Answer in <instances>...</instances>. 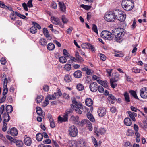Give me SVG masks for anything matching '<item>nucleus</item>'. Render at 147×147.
<instances>
[{
	"label": "nucleus",
	"instance_id": "1",
	"mask_svg": "<svg viewBox=\"0 0 147 147\" xmlns=\"http://www.w3.org/2000/svg\"><path fill=\"white\" fill-rule=\"evenodd\" d=\"M124 30L122 28H115L112 30V32L115 37V40L118 42H121L122 40V36L124 35Z\"/></svg>",
	"mask_w": 147,
	"mask_h": 147
},
{
	"label": "nucleus",
	"instance_id": "2",
	"mask_svg": "<svg viewBox=\"0 0 147 147\" xmlns=\"http://www.w3.org/2000/svg\"><path fill=\"white\" fill-rule=\"evenodd\" d=\"M122 7L125 10L130 11L134 7V3L130 0H123L121 3Z\"/></svg>",
	"mask_w": 147,
	"mask_h": 147
},
{
	"label": "nucleus",
	"instance_id": "3",
	"mask_svg": "<svg viewBox=\"0 0 147 147\" xmlns=\"http://www.w3.org/2000/svg\"><path fill=\"white\" fill-rule=\"evenodd\" d=\"M115 11L113 12L109 11L107 12L105 16V19L107 21L113 22L116 20Z\"/></svg>",
	"mask_w": 147,
	"mask_h": 147
},
{
	"label": "nucleus",
	"instance_id": "4",
	"mask_svg": "<svg viewBox=\"0 0 147 147\" xmlns=\"http://www.w3.org/2000/svg\"><path fill=\"white\" fill-rule=\"evenodd\" d=\"M101 36L105 39L109 40H112L113 38V36L112 33L107 30L102 31L101 33Z\"/></svg>",
	"mask_w": 147,
	"mask_h": 147
},
{
	"label": "nucleus",
	"instance_id": "5",
	"mask_svg": "<svg viewBox=\"0 0 147 147\" xmlns=\"http://www.w3.org/2000/svg\"><path fill=\"white\" fill-rule=\"evenodd\" d=\"M116 19H117L120 21H124L126 18V15L125 13L119 10H115Z\"/></svg>",
	"mask_w": 147,
	"mask_h": 147
},
{
	"label": "nucleus",
	"instance_id": "6",
	"mask_svg": "<svg viewBox=\"0 0 147 147\" xmlns=\"http://www.w3.org/2000/svg\"><path fill=\"white\" fill-rule=\"evenodd\" d=\"M68 132L70 136L75 137L78 135V131L77 127L73 125L71 126L69 128Z\"/></svg>",
	"mask_w": 147,
	"mask_h": 147
},
{
	"label": "nucleus",
	"instance_id": "7",
	"mask_svg": "<svg viewBox=\"0 0 147 147\" xmlns=\"http://www.w3.org/2000/svg\"><path fill=\"white\" fill-rule=\"evenodd\" d=\"M71 106L72 108L73 107L76 112L80 114H81L82 113V112L81 110H83L84 109L83 106L82 104L77 106V107H76L73 104H71Z\"/></svg>",
	"mask_w": 147,
	"mask_h": 147
},
{
	"label": "nucleus",
	"instance_id": "8",
	"mask_svg": "<svg viewBox=\"0 0 147 147\" xmlns=\"http://www.w3.org/2000/svg\"><path fill=\"white\" fill-rule=\"evenodd\" d=\"M140 93L141 97L143 99L147 98V88L144 87L140 91Z\"/></svg>",
	"mask_w": 147,
	"mask_h": 147
},
{
	"label": "nucleus",
	"instance_id": "9",
	"mask_svg": "<svg viewBox=\"0 0 147 147\" xmlns=\"http://www.w3.org/2000/svg\"><path fill=\"white\" fill-rule=\"evenodd\" d=\"M98 87L97 84L96 82H92L90 84L89 88L90 90L93 92L96 91Z\"/></svg>",
	"mask_w": 147,
	"mask_h": 147
},
{
	"label": "nucleus",
	"instance_id": "10",
	"mask_svg": "<svg viewBox=\"0 0 147 147\" xmlns=\"http://www.w3.org/2000/svg\"><path fill=\"white\" fill-rule=\"evenodd\" d=\"M50 18L53 24L60 26L61 25V23L58 18H56L54 16H51Z\"/></svg>",
	"mask_w": 147,
	"mask_h": 147
},
{
	"label": "nucleus",
	"instance_id": "11",
	"mask_svg": "<svg viewBox=\"0 0 147 147\" xmlns=\"http://www.w3.org/2000/svg\"><path fill=\"white\" fill-rule=\"evenodd\" d=\"M94 132L96 133L97 136H99L100 134L102 135L105 132V129L103 128L98 129L95 127L94 128Z\"/></svg>",
	"mask_w": 147,
	"mask_h": 147
},
{
	"label": "nucleus",
	"instance_id": "12",
	"mask_svg": "<svg viewBox=\"0 0 147 147\" xmlns=\"http://www.w3.org/2000/svg\"><path fill=\"white\" fill-rule=\"evenodd\" d=\"M106 111L105 109L103 107H100L98 109V113L99 116L103 117L106 114Z\"/></svg>",
	"mask_w": 147,
	"mask_h": 147
},
{
	"label": "nucleus",
	"instance_id": "13",
	"mask_svg": "<svg viewBox=\"0 0 147 147\" xmlns=\"http://www.w3.org/2000/svg\"><path fill=\"white\" fill-rule=\"evenodd\" d=\"M108 100L112 104L114 103L115 100H117V99L114 96L111 94H109L108 97Z\"/></svg>",
	"mask_w": 147,
	"mask_h": 147
},
{
	"label": "nucleus",
	"instance_id": "14",
	"mask_svg": "<svg viewBox=\"0 0 147 147\" xmlns=\"http://www.w3.org/2000/svg\"><path fill=\"white\" fill-rule=\"evenodd\" d=\"M128 113L129 115V117L134 121H136V119L135 117H136L137 115V113L134 112H132L130 111H128Z\"/></svg>",
	"mask_w": 147,
	"mask_h": 147
},
{
	"label": "nucleus",
	"instance_id": "15",
	"mask_svg": "<svg viewBox=\"0 0 147 147\" xmlns=\"http://www.w3.org/2000/svg\"><path fill=\"white\" fill-rule=\"evenodd\" d=\"M3 122H8L10 119V117L8 113H5L3 115Z\"/></svg>",
	"mask_w": 147,
	"mask_h": 147
},
{
	"label": "nucleus",
	"instance_id": "16",
	"mask_svg": "<svg viewBox=\"0 0 147 147\" xmlns=\"http://www.w3.org/2000/svg\"><path fill=\"white\" fill-rule=\"evenodd\" d=\"M32 141L31 138L29 137L25 138L24 140V143L27 146H30L32 144Z\"/></svg>",
	"mask_w": 147,
	"mask_h": 147
},
{
	"label": "nucleus",
	"instance_id": "17",
	"mask_svg": "<svg viewBox=\"0 0 147 147\" xmlns=\"http://www.w3.org/2000/svg\"><path fill=\"white\" fill-rule=\"evenodd\" d=\"M9 133L13 136H16L18 134L17 129L14 127L12 128L10 131H8V134H9Z\"/></svg>",
	"mask_w": 147,
	"mask_h": 147
},
{
	"label": "nucleus",
	"instance_id": "18",
	"mask_svg": "<svg viewBox=\"0 0 147 147\" xmlns=\"http://www.w3.org/2000/svg\"><path fill=\"white\" fill-rule=\"evenodd\" d=\"M86 105L88 107L91 106L93 104V101L90 98H87L85 101Z\"/></svg>",
	"mask_w": 147,
	"mask_h": 147
},
{
	"label": "nucleus",
	"instance_id": "19",
	"mask_svg": "<svg viewBox=\"0 0 147 147\" xmlns=\"http://www.w3.org/2000/svg\"><path fill=\"white\" fill-rule=\"evenodd\" d=\"M59 6L60 9L63 12L65 11L66 10V7L64 3L62 2L59 3Z\"/></svg>",
	"mask_w": 147,
	"mask_h": 147
},
{
	"label": "nucleus",
	"instance_id": "20",
	"mask_svg": "<svg viewBox=\"0 0 147 147\" xmlns=\"http://www.w3.org/2000/svg\"><path fill=\"white\" fill-rule=\"evenodd\" d=\"M124 124L127 126H130L132 124L131 121L129 118H125L124 121Z\"/></svg>",
	"mask_w": 147,
	"mask_h": 147
},
{
	"label": "nucleus",
	"instance_id": "21",
	"mask_svg": "<svg viewBox=\"0 0 147 147\" xmlns=\"http://www.w3.org/2000/svg\"><path fill=\"white\" fill-rule=\"evenodd\" d=\"M82 75V72L80 70H77L76 71L74 74V77L77 78H80Z\"/></svg>",
	"mask_w": 147,
	"mask_h": 147
},
{
	"label": "nucleus",
	"instance_id": "22",
	"mask_svg": "<svg viewBox=\"0 0 147 147\" xmlns=\"http://www.w3.org/2000/svg\"><path fill=\"white\" fill-rule=\"evenodd\" d=\"M86 126L87 129L90 131H91L92 130V123L90 122L87 120L86 123Z\"/></svg>",
	"mask_w": 147,
	"mask_h": 147
},
{
	"label": "nucleus",
	"instance_id": "23",
	"mask_svg": "<svg viewBox=\"0 0 147 147\" xmlns=\"http://www.w3.org/2000/svg\"><path fill=\"white\" fill-rule=\"evenodd\" d=\"M6 111L7 113H11L13 110V108L12 106L10 105H7L6 108Z\"/></svg>",
	"mask_w": 147,
	"mask_h": 147
},
{
	"label": "nucleus",
	"instance_id": "24",
	"mask_svg": "<svg viewBox=\"0 0 147 147\" xmlns=\"http://www.w3.org/2000/svg\"><path fill=\"white\" fill-rule=\"evenodd\" d=\"M47 48L49 50H53L55 48V45L52 43H49L47 45Z\"/></svg>",
	"mask_w": 147,
	"mask_h": 147
},
{
	"label": "nucleus",
	"instance_id": "25",
	"mask_svg": "<svg viewBox=\"0 0 147 147\" xmlns=\"http://www.w3.org/2000/svg\"><path fill=\"white\" fill-rule=\"evenodd\" d=\"M48 118L50 123V126L52 128H54L55 127V124L54 123L53 119L52 118L51 116H49Z\"/></svg>",
	"mask_w": 147,
	"mask_h": 147
},
{
	"label": "nucleus",
	"instance_id": "26",
	"mask_svg": "<svg viewBox=\"0 0 147 147\" xmlns=\"http://www.w3.org/2000/svg\"><path fill=\"white\" fill-rule=\"evenodd\" d=\"M88 118L91 121L93 122L95 121L94 118L91 113L90 112H88L86 114Z\"/></svg>",
	"mask_w": 147,
	"mask_h": 147
},
{
	"label": "nucleus",
	"instance_id": "27",
	"mask_svg": "<svg viewBox=\"0 0 147 147\" xmlns=\"http://www.w3.org/2000/svg\"><path fill=\"white\" fill-rule=\"evenodd\" d=\"M43 32L44 35L47 37H50V34L48 30L46 28H44L43 29Z\"/></svg>",
	"mask_w": 147,
	"mask_h": 147
},
{
	"label": "nucleus",
	"instance_id": "28",
	"mask_svg": "<svg viewBox=\"0 0 147 147\" xmlns=\"http://www.w3.org/2000/svg\"><path fill=\"white\" fill-rule=\"evenodd\" d=\"M124 96L125 101L127 102H129L130 101V98L129 94L127 92H124Z\"/></svg>",
	"mask_w": 147,
	"mask_h": 147
},
{
	"label": "nucleus",
	"instance_id": "29",
	"mask_svg": "<svg viewBox=\"0 0 147 147\" xmlns=\"http://www.w3.org/2000/svg\"><path fill=\"white\" fill-rule=\"evenodd\" d=\"M43 138V136L42 135V134L40 133H38L36 136V140L39 141H41Z\"/></svg>",
	"mask_w": 147,
	"mask_h": 147
},
{
	"label": "nucleus",
	"instance_id": "30",
	"mask_svg": "<svg viewBox=\"0 0 147 147\" xmlns=\"http://www.w3.org/2000/svg\"><path fill=\"white\" fill-rule=\"evenodd\" d=\"M16 145L18 147H22L23 145V142L21 141L15 140V142Z\"/></svg>",
	"mask_w": 147,
	"mask_h": 147
},
{
	"label": "nucleus",
	"instance_id": "31",
	"mask_svg": "<svg viewBox=\"0 0 147 147\" xmlns=\"http://www.w3.org/2000/svg\"><path fill=\"white\" fill-rule=\"evenodd\" d=\"M119 75L118 74H116L115 75H113L112 78L110 79V80L117 82L119 80Z\"/></svg>",
	"mask_w": 147,
	"mask_h": 147
},
{
	"label": "nucleus",
	"instance_id": "32",
	"mask_svg": "<svg viewBox=\"0 0 147 147\" xmlns=\"http://www.w3.org/2000/svg\"><path fill=\"white\" fill-rule=\"evenodd\" d=\"M36 110L37 114L39 116H42V111L41 108L39 107H37L36 108Z\"/></svg>",
	"mask_w": 147,
	"mask_h": 147
},
{
	"label": "nucleus",
	"instance_id": "33",
	"mask_svg": "<svg viewBox=\"0 0 147 147\" xmlns=\"http://www.w3.org/2000/svg\"><path fill=\"white\" fill-rule=\"evenodd\" d=\"M76 88L78 91H81L83 90L84 87L82 84L78 83L77 85Z\"/></svg>",
	"mask_w": 147,
	"mask_h": 147
},
{
	"label": "nucleus",
	"instance_id": "34",
	"mask_svg": "<svg viewBox=\"0 0 147 147\" xmlns=\"http://www.w3.org/2000/svg\"><path fill=\"white\" fill-rule=\"evenodd\" d=\"M39 42L41 45L43 46L46 45L47 44V41L46 40L43 38H42L40 39L39 41Z\"/></svg>",
	"mask_w": 147,
	"mask_h": 147
},
{
	"label": "nucleus",
	"instance_id": "35",
	"mask_svg": "<svg viewBox=\"0 0 147 147\" xmlns=\"http://www.w3.org/2000/svg\"><path fill=\"white\" fill-rule=\"evenodd\" d=\"M30 31L31 33L35 34L37 32V30L36 27L34 26L30 28Z\"/></svg>",
	"mask_w": 147,
	"mask_h": 147
},
{
	"label": "nucleus",
	"instance_id": "36",
	"mask_svg": "<svg viewBox=\"0 0 147 147\" xmlns=\"http://www.w3.org/2000/svg\"><path fill=\"white\" fill-rule=\"evenodd\" d=\"M63 69L64 70L67 71H69L71 69V65L70 64H65L63 67Z\"/></svg>",
	"mask_w": 147,
	"mask_h": 147
},
{
	"label": "nucleus",
	"instance_id": "37",
	"mask_svg": "<svg viewBox=\"0 0 147 147\" xmlns=\"http://www.w3.org/2000/svg\"><path fill=\"white\" fill-rule=\"evenodd\" d=\"M99 83L102 84V86L105 88L107 89H108V83L107 82L102 81L100 80L99 82Z\"/></svg>",
	"mask_w": 147,
	"mask_h": 147
},
{
	"label": "nucleus",
	"instance_id": "38",
	"mask_svg": "<svg viewBox=\"0 0 147 147\" xmlns=\"http://www.w3.org/2000/svg\"><path fill=\"white\" fill-rule=\"evenodd\" d=\"M59 61L61 63H64L67 61V59L65 57L62 56L59 57Z\"/></svg>",
	"mask_w": 147,
	"mask_h": 147
},
{
	"label": "nucleus",
	"instance_id": "39",
	"mask_svg": "<svg viewBox=\"0 0 147 147\" xmlns=\"http://www.w3.org/2000/svg\"><path fill=\"white\" fill-rule=\"evenodd\" d=\"M64 79L66 82H69L71 81V76L69 75H66L65 76Z\"/></svg>",
	"mask_w": 147,
	"mask_h": 147
},
{
	"label": "nucleus",
	"instance_id": "40",
	"mask_svg": "<svg viewBox=\"0 0 147 147\" xmlns=\"http://www.w3.org/2000/svg\"><path fill=\"white\" fill-rule=\"evenodd\" d=\"M71 119L72 121L77 122L79 121V117L78 116H75L74 115H72L71 117Z\"/></svg>",
	"mask_w": 147,
	"mask_h": 147
},
{
	"label": "nucleus",
	"instance_id": "41",
	"mask_svg": "<svg viewBox=\"0 0 147 147\" xmlns=\"http://www.w3.org/2000/svg\"><path fill=\"white\" fill-rule=\"evenodd\" d=\"M43 97L41 95H40L38 96L36 98V101L37 103H39L41 102L42 100Z\"/></svg>",
	"mask_w": 147,
	"mask_h": 147
},
{
	"label": "nucleus",
	"instance_id": "42",
	"mask_svg": "<svg viewBox=\"0 0 147 147\" xmlns=\"http://www.w3.org/2000/svg\"><path fill=\"white\" fill-rule=\"evenodd\" d=\"M46 98L50 100H55L57 98L55 95L54 94V93L52 95H47Z\"/></svg>",
	"mask_w": 147,
	"mask_h": 147
},
{
	"label": "nucleus",
	"instance_id": "43",
	"mask_svg": "<svg viewBox=\"0 0 147 147\" xmlns=\"http://www.w3.org/2000/svg\"><path fill=\"white\" fill-rule=\"evenodd\" d=\"M15 13L17 16L22 19H27V18L25 16L22 15L17 11L15 12Z\"/></svg>",
	"mask_w": 147,
	"mask_h": 147
},
{
	"label": "nucleus",
	"instance_id": "44",
	"mask_svg": "<svg viewBox=\"0 0 147 147\" xmlns=\"http://www.w3.org/2000/svg\"><path fill=\"white\" fill-rule=\"evenodd\" d=\"M129 93L136 99H138V98L136 92L135 91L131 90L129 91Z\"/></svg>",
	"mask_w": 147,
	"mask_h": 147
},
{
	"label": "nucleus",
	"instance_id": "45",
	"mask_svg": "<svg viewBox=\"0 0 147 147\" xmlns=\"http://www.w3.org/2000/svg\"><path fill=\"white\" fill-rule=\"evenodd\" d=\"M54 94L57 98V96H60L62 95V94L59 89H57V92L54 93Z\"/></svg>",
	"mask_w": 147,
	"mask_h": 147
},
{
	"label": "nucleus",
	"instance_id": "46",
	"mask_svg": "<svg viewBox=\"0 0 147 147\" xmlns=\"http://www.w3.org/2000/svg\"><path fill=\"white\" fill-rule=\"evenodd\" d=\"M77 145L76 142L75 141H73L71 143L69 144L68 147H76Z\"/></svg>",
	"mask_w": 147,
	"mask_h": 147
},
{
	"label": "nucleus",
	"instance_id": "47",
	"mask_svg": "<svg viewBox=\"0 0 147 147\" xmlns=\"http://www.w3.org/2000/svg\"><path fill=\"white\" fill-rule=\"evenodd\" d=\"M88 45V48L90 49L92 52H95V49L93 45L89 43Z\"/></svg>",
	"mask_w": 147,
	"mask_h": 147
},
{
	"label": "nucleus",
	"instance_id": "48",
	"mask_svg": "<svg viewBox=\"0 0 147 147\" xmlns=\"http://www.w3.org/2000/svg\"><path fill=\"white\" fill-rule=\"evenodd\" d=\"M81 7L86 10L90 9L92 7V6L90 5H87L84 4L81 5Z\"/></svg>",
	"mask_w": 147,
	"mask_h": 147
},
{
	"label": "nucleus",
	"instance_id": "49",
	"mask_svg": "<svg viewBox=\"0 0 147 147\" xmlns=\"http://www.w3.org/2000/svg\"><path fill=\"white\" fill-rule=\"evenodd\" d=\"M49 103V102L48 100V99L46 98H45V101L43 102L42 106L43 107H45Z\"/></svg>",
	"mask_w": 147,
	"mask_h": 147
},
{
	"label": "nucleus",
	"instance_id": "50",
	"mask_svg": "<svg viewBox=\"0 0 147 147\" xmlns=\"http://www.w3.org/2000/svg\"><path fill=\"white\" fill-rule=\"evenodd\" d=\"M32 24L38 29H40L41 28L40 26L36 22H32Z\"/></svg>",
	"mask_w": 147,
	"mask_h": 147
},
{
	"label": "nucleus",
	"instance_id": "51",
	"mask_svg": "<svg viewBox=\"0 0 147 147\" xmlns=\"http://www.w3.org/2000/svg\"><path fill=\"white\" fill-rule=\"evenodd\" d=\"M72 102L73 104H74L77 106L81 104L80 102H77L74 98L72 99Z\"/></svg>",
	"mask_w": 147,
	"mask_h": 147
},
{
	"label": "nucleus",
	"instance_id": "52",
	"mask_svg": "<svg viewBox=\"0 0 147 147\" xmlns=\"http://www.w3.org/2000/svg\"><path fill=\"white\" fill-rule=\"evenodd\" d=\"M7 123L5 122H3V128H2L3 131L4 132L5 131L7 130Z\"/></svg>",
	"mask_w": 147,
	"mask_h": 147
},
{
	"label": "nucleus",
	"instance_id": "53",
	"mask_svg": "<svg viewBox=\"0 0 147 147\" xmlns=\"http://www.w3.org/2000/svg\"><path fill=\"white\" fill-rule=\"evenodd\" d=\"M116 82L110 80V83L111 87L114 88L117 86V84L115 83Z\"/></svg>",
	"mask_w": 147,
	"mask_h": 147
},
{
	"label": "nucleus",
	"instance_id": "54",
	"mask_svg": "<svg viewBox=\"0 0 147 147\" xmlns=\"http://www.w3.org/2000/svg\"><path fill=\"white\" fill-rule=\"evenodd\" d=\"M63 53L65 57H68L70 56V54L68 53L67 50L65 49H64L63 50Z\"/></svg>",
	"mask_w": 147,
	"mask_h": 147
},
{
	"label": "nucleus",
	"instance_id": "55",
	"mask_svg": "<svg viewBox=\"0 0 147 147\" xmlns=\"http://www.w3.org/2000/svg\"><path fill=\"white\" fill-rule=\"evenodd\" d=\"M61 20L63 22L64 24L67 23L68 21V20L65 17V16H62Z\"/></svg>",
	"mask_w": 147,
	"mask_h": 147
},
{
	"label": "nucleus",
	"instance_id": "56",
	"mask_svg": "<svg viewBox=\"0 0 147 147\" xmlns=\"http://www.w3.org/2000/svg\"><path fill=\"white\" fill-rule=\"evenodd\" d=\"M6 137L7 139L10 140L11 141L15 142L16 139H15L14 138H13L11 136L8 135H7L6 136Z\"/></svg>",
	"mask_w": 147,
	"mask_h": 147
},
{
	"label": "nucleus",
	"instance_id": "57",
	"mask_svg": "<svg viewBox=\"0 0 147 147\" xmlns=\"http://www.w3.org/2000/svg\"><path fill=\"white\" fill-rule=\"evenodd\" d=\"M92 30L95 33H96L97 34H98V32L97 26L94 24L93 25Z\"/></svg>",
	"mask_w": 147,
	"mask_h": 147
},
{
	"label": "nucleus",
	"instance_id": "58",
	"mask_svg": "<svg viewBox=\"0 0 147 147\" xmlns=\"http://www.w3.org/2000/svg\"><path fill=\"white\" fill-rule=\"evenodd\" d=\"M140 69H138L137 67H133L132 69V71L133 72H134L135 73H139L140 72Z\"/></svg>",
	"mask_w": 147,
	"mask_h": 147
},
{
	"label": "nucleus",
	"instance_id": "59",
	"mask_svg": "<svg viewBox=\"0 0 147 147\" xmlns=\"http://www.w3.org/2000/svg\"><path fill=\"white\" fill-rule=\"evenodd\" d=\"M124 146L125 147H132V144L129 142H125Z\"/></svg>",
	"mask_w": 147,
	"mask_h": 147
},
{
	"label": "nucleus",
	"instance_id": "60",
	"mask_svg": "<svg viewBox=\"0 0 147 147\" xmlns=\"http://www.w3.org/2000/svg\"><path fill=\"white\" fill-rule=\"evenodd\" d=\"M98 89L99 92L100 93H102L104 92V89L102 86H99Z\"/></svg>",
	"mask_w": 147,
	"mask_h": 147
},
{
	"label": "nucleus",
	"instance_id": "61",
	"mask_svg": "<svg viewBox=\"0 0 147 147\" xmlns=\"http://www.w3.org/2000/svg\"><path fill=\"white\" fill-rule=\"evenodd\" d=\"M92 141L95 146V147H98V144L97 141L96 139L94 137L93 138Z\"/></svg>",
	"mask_w": 147,
	"mask_h": 147
},
{
	"label": "nucleus",
	"instance_id": "62",
	"mask_svg": "<svg viewBox=\"0 0 147 147\" xmlns=\"http://www.w3.org/2000/svg\"><path fill=\"white\" fill-rule=\"evenodd\" d=\"M10 17L11 20L14 21L16 20V17L14 15V13H11L10 15Z\"/></svg>",
	"mask_w": 147,
	"mask_h": 147
},
{
	"label": "nucleus",
	"instance_id": "63",
	"mask_svg": "<svg viewBox=\"0 0 147 147\" xmlns=\"http://www.w3.org/2000/svg\"><path fill=\"white\" fill-rule=\"evenodd\" d=\"M68 114L66 112L64 114V115L63 116V118L64 119V121H67L68 120Z\"/></svg>",
	"mask_w": 147,
	"mask_h": 147
},
{
	"label": "nucleus",
	"instance_id": "64",
	"mask_svg": "<svg viewBox=\"0 0 147 147\" xmlns=\"http://www.w3.org/2000/svg\"><path fill=\"white\" fill-rule=\"evenodd\" d=\"M32 0H30L28 2L27 5L28 7L29 8L32 7H33V5L32 3Z\"/></svg>",
	"mask_w": 147,
	"mask_h": 147
}]
</instances>
